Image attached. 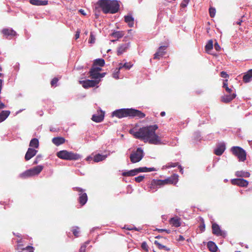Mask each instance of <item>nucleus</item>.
Returning <instances> with one entry per match:
<instances>
[{"instance_id":"nucleus-15","label":"nucleus","mask_w":252,"mask_h":252,"mask_svg":"<svg viewBox=\"0 0 252 252\" xmlns=\"http://www.w3.org/2000/svg\"><path fill=\"white\" fill-rule=\"evenodd\" d=\"M37 151L31 148H29L26 154L25 158L29 160L33 157L37 153Z\"/></svg>"},{"instance_id":"nucleus-60","label":"nucleus","mask_w":252,"mask_h":252,"mask_svg":"<svg viewBox=\"0 0 252 252\" xmlns=\"http://www.w3.org/2000/svg\"><path fill=\"white\" fill-rule=\"evenodd\" d=\"M127 229L128 230H135L136 231H139V230L138 228H136L135 227H130V228H128Z\"/></svg>"},{"instance_id":"nucleus-12","label":"nucleus","mask_w":252,"mask_h":252,"mask_svg":"<svg viewBox=\"0 0 252 252\" xmlns=\"http://www.w3.org/2000/svg\"><path fill=\"white\" fill-rule=\"evenodd\" d=\"M231 183L241 187H245L248 185L249 182L243 179H235L231 180Z\"/></svg>"},{"instance_id":"nucleus-44","label":"nucleus","mask_w":252,"mask_h":252,"mask_svg":"<svg viewBox=\"0 0 252 252\" xmlns=\"http://www.w3.org/2000/svg\"><path fill=\"white\" fill-rule=\"evenodd\" d=\"M178 165V163H168L166 165L167 168L174 167Z\"/></svg>"},{"instance_id":"nucleus-5","label":"nucleus","mask_w":252,"mask_h":252,"mask_svg":"<svg viewBox=\"0 0 252 252\" xmlns=\"http://www.w3.org/2000/svg\"><path fill=\"white\" fill-rule=\"evenodd\" d=\"M42 165H38L32 168L26 170L25 172L20 174V177L23 178H27L32 176L38 175L43 170Z\"/></svg>"},{"instance_id":"nucleus-11","label":"nucleus","mask_w":252,"mask_h":252,"mask_svg":"<svg viewBox=\"0 0 252 252\" xmlns=\"http://www.w3.org/2000/svg\"><path fill=\"white\" fill-rule=\"evenodd\" d=\"M90 76L92 79H94V80H98L99 81H100V78H103L105 73H100L98 72H96L94 69H92L89 72Z\"/></svg>"},{"instance_id":"nucleus-47","label":"nucleus","mask_w":252,"mask_h":252,"mask_svg":"<svg viewBox=\"0 0 252 252\" xmlns=\"http://www.w3.org/2000/svg\"><path fill=\"white\" fill-rule=\"evenodd\" d=\"M92 69H94L96 72H98L100 73V71L101 70V68L100 66H97V65H93Z\"/></svg>"},{"instance_id":"nucleus-31","label":"nucleus","mask_w":252,"mask_h":252,"mask_svg":"<svg viewBox=\"0 0 252 252\" xmlns=\"http://www.w3.org/2000/svg\"><path fill=\"white\" fill-rule=\"evenodd\" d=\"M29 146L31 147L37 148L39 146V141L38 139L36 138L32 139L30 141Z\"/></svg>"},{"instance_id":"nucleus-51","label":"nucleus","mask_w":252,"mask_h":252,"mask_svg":"<svg viewBox=\"0 0 252 252\" xmlns=\"http://www.w3.org/2000/svg\"><path fill=\"white\" fill-rule=\"evenodd\" d=\"M220 76L222 78H227L228 77V75L224 71H222L220 73Z\"/></svg>"},{"instance_id":"nucleus-13","label":"nucleus","mask_w":252,"mask_h":252,"mask_svg":"<svg viewBox=\"0 0 252 252\" xmlns=\"http://www.w3.org/2000/svg\"><path fill=\"white\" fill-rule=\"evenodd\" d=\"M178 181V175L177 174H174L167 179L163 180V182L165 185L166 184H176Z\"/></svg>"},{"instance_id":"nucleus-27","label":"nucleus","mask_w":252,"mask_h":252,"mask_svg":"<svg viewBox=\"0 0 252 252\" xmlns=\"http://www.w3.org/2000/svg\"><path fill=\"white\" fill-rule=\"evenodd\" d=\"M107 155H103L101 154H98L94 157V161L96 162H99L100 161H102V160L105 159L106 158H107Z\"/></svg>"},{"instance_id":"nucleus-63","label":"nucleus","mask_w":252,"mask_h":252,"mask_svg":"<svg viewBox=\"0 0 252 252\" xmlns=\"http://www.w3.org/2000/svg\"><path fill=\"white\" fill-rule=\"evenodd\" d=\"M92 159L91 157H88L86 158V160L88 161H90Z\"/></svg>"},{"instance_id":"nucleus-62","label":"nucleus","mask_w":252,"mask_h":252,"mask_svg":"<svg viewBox=\"0 0 252 252\" xmlns=\"http://www.w3.org/2000/svg\"><path fill=\"white\" fill-rule=\"evenodd\" d=\"M179 167L180 168V172H181L182 173H183V169L182 168V167L180 166V165H179Z\"/></svg>"},{"instance_id":"nucleus-55","label":"nucleus","mask_w":252,"mask_h":252,"mask_svg":"<svg viewBox=\"0 0 252 252\" xmlns=\"http://www.w3.org/2000/svg\"><path fill=\"white\" fill-rule=\"evenodd\" d=\"M80 31L79 30H78L76 31V34H75V39H77L78 38H79V36H80Z\"/></svg>"},{"instance_id":"nucleus-61","label":"nucleus","mask_w":252,"mask_h":252,"mask_svg":"<svg viewBox=\"0 0 252 252\" xmlns=\"http://www.w3.org/2000/svg\"><path fill=\"white\" fill-rule=\"evenodd\" d=\"M184 240V238L183 236H182V235H180L179 237V238L178 239V240L179 241H183Z\"/></svg>"},{"instance_id":"nucleus-39","label":"nucleus","mask_w":252,"mask_h":252,"mask_svg":"<svg viewBox=\"0 0 252 252\" xmlns=\"http://www.w3.org/2000/svg\"><path fill=\"white\" fill-rule=\"evenodd\" d=\"M209 13L211 17H214L216 13V9L214 8L210 7L209 9Z\"/></svg>"},{"instance_id":"nucleus-42","label":"nucleus","mask_w":252,"mask_h":252,"mask_svg":"<svg viewBox=\"0 0 252 252\" xmlns=\"http://www.w3.org/2000/svg\"><path fill=\"white\" fill-rule=\"evenodd\" d=\"M79 228L78 227H76L75 228L73 229V233L76 237L78 236V234L79 233Z\"/></svg>"},{"instance_id":"nucleus-23","label":"nucleus","mask_w":252,"mask_h":252,"mask_svg":"<svg viewBox=\"0 0 252 252\" xmlns=\"http://www.w3.org/2000/svg\"><path fill=\"white\" fill-rule=\"evenodd\" d=\"M65 142L64 138L63 137H55L52 139V142L56 146H59Z\"/></svg>"},{"instance_id":"nucleus-48","label":"nucleus","mask_w":252,"mask_h":252,"mask_svg":"<svg viewBox=\"0 0 252 252\" xmlns=\"http://www.w3.org/2000/svg\"><path fill=\"white\" fill-rule=\"evenodd\" d=\"M233 89V87L231 88H229L228 87L225 88V91L229 94H232L233 93H235V91H233L232 90Z\"/></svg>"},{"instance_id":"nucleus-57","label":"nucleus","mask_w":252,"mask_h":252,"mask_svg":"<svg viewBox=\"0 0 252 252\" xmlns=\"http://www.w3.org/2000/svg\"><path fill=\"white\" fill-rule=\"evenodd\" d=\"M227 80L226 79L225 80L223 81V87L225 89V88L226 87H228V84H227Z\"/></svg>"},{"instance_id":"nucleus-53","label":"nucleus","mask_w":252,"mask_h":252,"mask_svg":"<svg viewBox=\"0 0 252 252\" xmlns=\"http://www.w3.org/2000/svg\"><path fill=\"white\" fill-rule=\"evenodd\" d=\"M189 2V0H184L183 2L181 3V6L183 7H186Z\"/></svg>"},{"instance_id":"nucleus-19","label":"nucleus","mask_w":252,"mask_h":252,"mask_svg":"<svg viewBox=\"0 0 252 252\" xmlns=\"http://www.w3.org/2000/svg\"><path fill=\"white\" fill-rule=\"evenodd\" d=\"M236 96L235 93H233L229 95H224L221 97V101L224 103H228L235 98Z\"/></svg>"},{"instance_id":"nucleus-34","label":"nucleus","mask_w":252,"mask_h":252,"mask_svg":"<svg viewBox=\"0 0 252 252\" xmlns=\"http://www.w3.org/2000/svg\"><path fill=\"white\" fill-rule=\"evenodd\" d=\"M105 63L104 60L102 59H98L94 61V65L99 66L102 67L104 65Z\"/></svg>"},{"instance_id":"nucleus-38","label":"nucleus","mask_w":252,"mask_h":252,"mask_svg":"<svg viewBox=\"0 0 252 252\" xmlns=\"http://www.w3.org/2000/svg\"><path fill=\"white\" fill-rule=\"evenodd\" d=\"M120 70L121 69H119V67H118V68H117L115 70L114 72L113 73V78H114L116 79H118L119 78V74Z\"/></svg>"},{"instance_id":"nucleus-3","label":"nucleus","mask_w":252,"mask_h":252,"mask_svg":"<svg viewBox=\"0 0 252 252\" xmlns=\"http://www.w3.org/2000/svg\"><path fill=\"white\" fill-rule=\"evenodd\" d=\"M112 116H115L118 118L128 116L142 118L145 117V115L142 112L134 109H120L114 111L112 113Z\"/></svg>"},{"instance_id":"nucleus-40","label":"nucleus","mask_w":252,"mask_h":252,"mask_svg":"<svg viewBox=\"0 0 252 252\" xmlns=\"http://www.w3.org/2000/svg\"><path fill=\"white\" fill-rule=\"evenodd\" d=\"M143 169L144 170V172H148L154 171H156V169L154 167L153 168H147V167H143Z\"/></svg>"},{"instance_id":"nucleus-52","label":"nucleus","mask_w":252,"mask_h":252,"mask_svg":"<svg viewBox=\"0 0 252 252\" xmlns=\"http://www.w3.org/2000/svg\"><path fill=\"white\" fill-rule=\"evenodd\" d=\"M58 79L57 78H54L52 79L51 82V84L52 86H54L58 82Z\"/></svg>"},{"instance_id":"nucleus-16","label":"nucleus","mask_w":252,"mask_h":252,"mask_svg":"<svg viewBox=\"0 0 252 252\" xmlns=\"http://www.w3.org/2000/svg\"><path fill=\"white\" fill-rule=\"evenodd\" d=\"M2 33H3V35L6 37L9 36L10 38L15 36L16 34V32L10 28L3 29L2 30Z\"/></svg>"},{"instance_id":"nucleus-20","label":"nucleus","mask_w":252,"mask_h":252,"mask_svg":"<svg viewBox=\"0 0 252 252\" xmlns=\"http://www.w3.org/2000/svg\"><path fill=\"white\" fill-rule=\"evenodd\" d=\"M166 46H160L158 52L154 55V59H159L160 57L163 56L164 55V51L166 49Z\"/></svg>"},{"instance_id":"nucleus-49","label":"nucleus","mask_w":252,"mask_h":252,"mask_svg":"<svg viewBox=\"0 0 252 252\" xmlns=\"http://www.w3.org/2000/svg\"><path fill=\"white\" fill-rule=\"evenodd\" d=\"M141 247H142V248L143 250H145V251H148V246H147V244H146V242H143V243H142Z\"/></svg>"},{"instance_id":"nucleus-35","label":"nucleus","mask_w":252,"mask_h":252,"mask_svg":"<svg viewBox=\"0 0 252 252\" xmlns=\"http://www.w3.org/2000/svg\"><path fill=\"white\" fill-rule=\"evenodd\" d=\"M164 185H165V184L163 182V180H154L152 182V186L154 185V186H158L159 187H161Z\"/></svg>"},{"instance_id":"nucleus-18","label":"nucleus","mask_w":252,"mask_h":252,"mask_svg":"<svg viewBox=\"0 0 252 252\" xmlns=\"http://www.w3.org/2000/svg\"><path fill=\"white\" fill-rule=\"evenodd\" d=\"M104 112L101 111L98 114L93 115L92 120L96 123L101 122L104 119Z\"/></svg>"},{"instance_id":"nucleus-7","label":"nucleus","mask_w":252,"mask_h":252,"mask_svg":"<svg viewBox=\"0 0 252 252\" xmlns=\"http://www.w3.org/2000/svg\"><path fill=\"white\" fill-rule=\"evenodd\" d=\"M143 151L141 148L137 149L135 152H133L130 156V161L132 163L140 161L143 157Z\"/></svg>"},{"instance_id":"nucleus-26","label":"nucleus","mask_w":252,"mask_h":252,"mask_svg":"<svg viewBox=\"0 0 252 252\" xmlns=\"http://www.w3.org/2000/svg\"><path fill=\"white\" fill-rule=\"evenodd\" d=\"M9 111H2L0 113V123L4 121L9 115Z\"/></svg>"},{"instance_id":"nucleus-43","label":"nucleus","mask_w":252,"mask_h":252,"mask_svg":"<svg viewBox=\"0 0 252 252\" xmlns=\"http://www.w3.org/2000/svg\"><path fill=\"white\" fill-rule=\"evenodd\" d=\"M154 244L156 245L159 249H163L164 248H166L165 246L160 244L158 241H155Z\"/></svg>"},{"instance_id":"nucleus-8","label":"nucleus","mask_w":252,"mask_h":252,"mask_svg":"<svg viewBox=\"0 0 252 252\" xmlns=\"http://www.w3.org/2000/svg\"><path fill=\"white\" fill-rule=\"evenodd\" d=\"M99 80H86L84 81H79V83L85 89L95 87L99 83Z\"/></svg>"},{"instance_id":"nucleus-21","label":"nucleus","mask_w":252,"mask_h":252,"mask_svg":"<svg viewBox=\"0 0 252 252\" xmlns=\"http://www.w3.org/2000/svg\"><path fill=\"white\" fill-rule=\"evenodd\" d=\"M129 43H124L120 45L117 50V54L118 55H121L123 53H124L129 47Z\"/></svg>"},{"instance_id":"nucleus-41","label":"nucleus","mask_w":252,"mask_h":252,"mask_svg":"<svg viewBox=\"0 0 252 252\" xmlns=\"http://www.w3.org/2000/svg\"><path fill=\"white\" fill-rule=\"evenodd\" d=\"M156 230H157V231H158V232L159 233H162V232H166V233H170L171 232V231L169 229H156Z\"/></svg>"},{"instance_id":"nucleus-56","label":"nucleus","mask_w":252,"mask_h":252,"mask_svg":"<svg viewBox=\"0 0 252 252\" xmlns=\"http://www.w3.org/2000/svg\"><path fill=\"white\" fill-rule=\"evenodd\" d=\"M135 169L136 170L137 174L138 173H140V172H144V170L143 169V167H139V168H136Z\"/></svg>"},{"instance_id":"nucleus-22","label":"nucleus","mask_w":252,"mask_h":252,"mask_svg":"<svg viewBox=\"0 0 252 252\" xmlns=\"http://www.w3.org/2000/svg\"><path fill=\"white\" fill-rule=\"evenodd\" d=\"M125 21L130 27H132L134 25V18L130 15L125 16Z\"/></svg>"},{"instance_id":"nucleus-45","label":"nucleus","mask_w":252,"mask_h":252,"mask_svg":"<svg viewBox=\"0 0 252 252\" xmlns=\"http://www.w3.org/2000/svg\"><path fill=\"white\" fill-rule=\"evenodd\" d=\"M144 178V177L143 176H139L138 177L135 178V181L136 182L140 183L143 181Z\"/></svg>"},{"instance_id":"nucleus-4","label":"nucleus","mask_w":252,"mask_h":252,"mask_svg":"<svg viewBox=\"0 0 252 252\" xmlns=\"http://www.w3.org/2000/svg\"><path fill=\"white\" fill-rule=\"evenodd\" d=\"M57 156L60 158L65 160H78L81 158V156L79 154L72 152H68L66 150L58 152Z\"/></svg>"},{"instance_id":"nucleus-25","label":"nucleus","mask_w":252,"mask_h":252,"mask_svg":"<svg viewBox=\"0 0 252 252\" xmlns=\"http://www.w3.org/2000/svg\"><path fill=\"white\" fill-rule=\"evenodd\" d=\"M252 79V69H250L246 74L243 76V81L248 83L251 81Z\"/></svg>"},{"instance_id":"nucleus-37","label":"nucleus","mask_w":252,"mask_h":252,"mask_svg":"<svg viewBox=\"0 0 252 252\" xmlns=\"http://www.w3.org/2000/svg\"><path fill=\"white\" fill-rule=\"evenodd\" d=\"M89 244V241H87L84 243L79 250V252H86V248L87 245Z\"/></svg>"},{"instance_id":"nucleus-6","label":"nucleus","mask_w":252,"mask_h":252,"mask_svg":"<svg viewBox=\"0 0 252 252\" xmlns=\"http://www.w3.org/2000/svg\"><path fill=\"white\" fill-rule=\"evenodd\" d=\"M233 154L236 156L240 161H244L246 159V153L240 147H233L231 149Z\"/></svg>"},{"instance_id":"nucleus-2","label":"nucleus","mask_w":252,"mask_h":252,"mask_svg":"<svg viewBox=\"0 0 252 252\" xmlns=\"http://www.w3.org/2000/svg\"><path fill=\"white\" fill-rule=\"evenodd\" d=\"M97 5L104 13L114 14L119 9V2L117 0H99Z\"/></svg>"},{"instance_id":"nucleus-50","label":"nucleus","mask_w":252,"mask_h":252,"mask_svg":"<svg viewBox=\"0 0 252 252\" xmlns=\"http://www.w3.org/2000/svg\"><path fill=\"white\" fill-rule=\"evenodd\" d=\"M214 48L218 51H220V50L221 49L220 46L219 45L218 42H216L215 43V44H214Z\"/></svg>"},{"instance_id":"nucleus-32","label":"nucleus","mask_w":252,"mask_h":252,"mask_svg":"<svg viewBox=\"0 0 252 252\" xmlns=\"http://www.w3.org/2000/svg\"><path fill=\"white\" fill-rule=\"evenodd\" d=\"M213 42L212 40H210L208 41L207 43L206 44L205 49V51L209 53V52L213 49Z\"/></svg>"},{"instance_id":"nucleus-59","label":"nucleus","mask_w":252,"mask_h":252,"mask_svg":"<svg viewBox=\"0 0 252 252\" xmlns=\"http://www.w3.org/2000/svg\"><path fill=\"white\" fill-rule=\"evenodd\" d=\"M5 106L4 104V103H3L2 102H0V110L5 108Z\"/></svg>"},{"instance_id":"nucleus-28","label":"nucleus","mask_w":252,"mask_h":252,"mask_svg":"<svg viewBox=\"0 0 252 252\" xmlns=\"http://www.w3.org/2000/svg\"><path fill=\"white\" fill-rule=\"evenodd\" d=\"M209 250L212 252H216L217 251V247L215 243L210 241L207 245Z\"/></svg>"},{"instance_id":"nucleus-54","label":"nucleus","mask_w":252,"mask_h":252,"mask_svg":"<svg viewBox=\"0 0 252 252\" xmlns=\"http://www.w3.org/2000/svg\"><path fill=\"white\" fill-rule=\"evenodd\" d=\"M41 158V156H37L36 157V158L35 159V160L33 162V164H37L39 160L40 159V158Z\"/></svg>"},{"instance_id":"nucleus-33","label":"nucleus","mask_w":252,"mask_h":252,"mask_svg":"<svg viewBox=\"0 0 252 252\" xmlns=\"http://www.w3.org/2000/svg\"><path fill=\"white\" fill-rule=\"evenodd\" d=\"M132 66V64L130 63H126L124 64L120 63L119 64V69H122L123 68H125L126 69L128 70Z\"/></svg>"},{"instance_id":"nucleus-36","label":"nucleus","mask_w":252,"mask_h":252,"mask_svg":"<svg viewBox=\"0 0 252 252\" xmlns=\"http://www.w3.org/2000/svg\"><path fill=\"white\" fill-rule=\"evenodd\" d=\"M124 35V32H120V31H117L116 32H114L112 34V36L113 37L117 38L118 39L122 37V36H123Z\"/></svg>"},{"instance_id":"nucleus-46","label":"nucleus","mask_w":252,"mask_h":252,"mask_svg":"<svg viewBox=\"0 0 252 252\" xmlns=\"http://www.w3.org/2000/svg\"><path fill=\"white\" fill-rule=\"evenodd\" d=\"M94 41H95V37L93 34L92 33H91L90 37V39H89V43H94Z\"/></svg>"},{"instance_id":"nucleus-10","label":"nucleus","mask_w":252,"mask_h":252,"mask_svg":"<svg viewBox=\"0 0 252 252\" xmlns=\"http://www.w3.org/2000/svg\"><path fill=\"white\" fill-rule=\"evenodd\" d=\"M213 233L217 236H221L225 237L226 236L225 232L221 230L220 227L217 223H214L212 224Z\"/></svg>"},{"instance_id":"nucleus-24","label":"nucleus","mask_w":252,"mask_h":252,"mask_svg":"<svg viewBox=\"0 0 252 252\" xmlns=\"http://www.w3.org/2000/svg\"><path fill=\"white\" fill-rule=\"evenodd\" d=\"M30 3L34 5H46L48 3L47 0H30Z\"/></svg>"},{"instance_id":"nucleus-1","label":"nucleus","mask_w":252,"mask_h":252,"mask_svg":"<svg viewBox=\"0 0 252 252\" xmlns=\"http://www.w3.org/2000/svg\"><path fill=\"white\" fill-rule=\"evenodd\" d=\"M158 128L157 125L142 127L136 131L134 129L129 130V133L136 138L143 140L145 143L148 142L150 144L162 145L164 144L162 141L161 136L156 133Z\"/></svg>"},{"instance_id":"nucleus-17","label":"nucleus","mask_w":252,"mask_h":252,"mask_svg":"<svg viewBox=\"0 0 252 252\" xmlns=\"http://www.w3.org/2000/svg\"><path fill=\"white\" fill-rule=\"evenodd\" d=\"M170 224L174 227H179L181 224V219L178 217H175L169 220Z\"/></svg>"},{"instance_id":"nucleus-58","label":"nucleus","mask_w":252,"mask_h":252,"mask_svg":"<svg viewBox=\"0 0 252 252\" xmlns=\"http://www.w3.org/2000/svg\"><path fill=\"white\" fill-rule=\"evenodd\" d=\"M79 12L81 14H82V15H84V16L86 15V12H85V11H84V10L82 9H80V10H79Z\"/></svg>"},{"instance_id":"nucleus-64","label":"nucleus","mask_w":252,"mask_h":252,"mask_svg":"<svg viewBox=\"0 0 252 252\" xmlns=\"http://www.w3.org/2000/svg\"><path fill=\"white\" fill-rule=\"evenodd\" d=\"M242 20H239L238 21H237L236 23L237 24V25H240L241 23H242Z\"/></svg>"},{"instance_id":"nucleus-9","label":"nucleus","mask_w":252,"mask_h":252,"mask_svg":"<svg viewBox=\"0 0 252 252\" xmlns=\"http://www.w3.org/2000/svg\"><path fill=\"white\" fill-rule=\"evenodd\" d=\"M74 190L78 191L80 192L79 202L82 205H84L87 201L88 197L87 194L84 192V190L80 188L76 187L74 188Z\"/></svg>"},{"instance_id":"nucleus-30","label":"nucleus","mask_w":252,"mask_h":252,"mask_svg":"<svg viewBox=\"0 0 252 252\" xmlns=\"http://www.w3.org/2000/svg\"><path fill=\"white\" fill-rule=\"evenodd\" d=\"M235 175L236 176L238 177H249L250 175V174L246 171H237L235 173Z\"/></svg>"},{"instance_id":"nucleus-29","label":"nucleus","mask_w":252,"mask_h":252,"mask_svg":"<svg viewBox=\"0 0 252 252\" xmlns=\"http://www.w3.org/2000/svg\"><path fill=\"white\" fill-rule=\"evenodd\" d=\"M136 174V170L135 169L127 171H124L122 173V175L124 176H133Z\"/></svg>"},{"instance_id":"nucleus-14","label":"nucleus","mask_w":252,"mask_h":252,"mask_svg":"<svg viewBox=\"0 0 252 252\" xmlns=\"http://www.w3.org/2000/svg\"><path fill=\"white\" fill-rule=\"evenodd\" d=\"M225 150V145L223 143H219L216 149L215 150V154L217 156L221 155Z\"/></svg>"}]
</instances>
